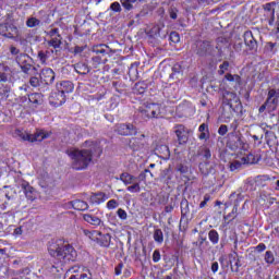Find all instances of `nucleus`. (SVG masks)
<instances>
[{"label": "nucleus", "mask_w": 279, "mask_h": 279, "mask_svg": "<svg viewBox=\"0 0 279 279\" xmlns=\"http://www.w3.org/2000/svg\"><path fill=\"white\" fill-rule=\"evenodd\" d=\"M83 219L87 223H90V226H95V227L101 226V219L97 216L92 215V214H84Z\"/></svg>", "instance_id": "5701e85b"}, {"label": "nucleus", "mask_w": 279, "mask_h": 279, "mask_svg": "<svg viewBox=\"0 0 279 279\" xmlns=\"http://www.w3.org/2000/svg\"><path fill=\"white\" fill-rule=\"evenodd\" d=\"M177 112H181L182 117H186V114H189V105L186 104L179 105L177 107Z\"/></svg>", "instance_id": "37998d69"}, {"label": "nucleus", "mask_w": 279, "mask_h": 279, "mask_svg": "<svg viewBox=\"0 0 279 279\" xmlns=\"http://www.w3.org/2000/svg\"><path fill=\"white\" fill-rule=\"evenodd\" d=\"M147 173H149L150 178H154V174L151 173V171L149 169H145L138 174V177H136V181L145 182V180H147Z\"/></svg>", "instance_id": "e433bc0d"}, {"label": "nucleus", "mask_w": 279, "mask_h": 279, "mask_svg": "<svg viewBox=\"0 0 279 279\" xmlns=\"http://www.w3.org/2000/svg\"><path fill=\"white\" fill-rule=\"evenodd\" d=\"M21 189L23 190L25 197L26 199H28V202H34L38 197V193L36 192V189L29 185V182L22 181Z\"/></svg>", "instance_id": "9b49d317"}, {"label": "nucleus", "mask_w": 279, "mask_h": 279, "mask_svg": "<svg viewBox=\"0 0 279 279\" xmlns=\"http://www.w3.org/2000/svg\"><path fill=\"white\" fill-rule=\"evenodd\" d=\"M198 132H201V133L210 132L208 130V124H206V123L201 124L198 128Z\"/></svg>", "instance_id": "774afa93"}, {"label": "nucleus", "mask_w": 279, "mask_h": 279, "mask_svg": "<svg viewBox=\"0 0 279 279\" xmlns=\"http://www.w3.org/2000/svg\"><path fill=\"white\" fill-rule=\"evenodd\" d=\"M243 165H254L256 162V158L252 154H247L246 156L241 158Z\"/></svg>", "instance_id": "4c0bfd02"}, {"label": "nucleus", "mask_w": 279, "mask_h": 279, "mask_svg": "<svg viewBox=\"0 0 279 279\" xmlns=\"http://www.w3.org/2000/svg\"><path fill=\"white\" fill-rule=\"evenodd\" d=\"M123 271V263L122 262H120L117 266H116V268H114V274L117 275V276H121V272Z\"/></svg>", "instance_id": "6e6d98bb"}, {"label": "nucleus", "mask_w": 279, "mask_h": 279, "mask_svg": "<svg viewBox=\"0 0 279 279\" xmlns=\"http://www.w3.org/2000/svg\"><path fill=\"white\" fill-rule=\"evenodd\" d=\"M8 206H14V203L10 202V201H5L4 203H2L0 205L1 210H8Z\"/></svg>", "instance_id": "052dcab7"}, {"label": "nucleus", "mask_w": 279, "mask_h": 279, "mask_svg": "<svg viewBox=\"0 0 279 279\" xmlns=\"http://www.w3.org/2000/svg\"><path fill=\"white\" fill-rule=\"evenodd\" d=\"M243 161L242 159L239 161V160H234L230 163V171H239V169H241L243 167Z\"/></svg>", "instance_id": "ea45409f"}, {"label": "nucleus", "mask_w": 279, "mask_h": 279, "mask_svg": "<svg viewBox=\"0 0 279 279\" xmlns=\"http://www.w3.org/2000/svg\"><path fill=\"white\" fill-rule=\"evenodd\" d=\"M117 215H118L119 219H122V221H125V219H128V213L122 208H119L117 210Z\"/></svg>", "instance_id": "09e8293b"}, {"label": "nucleus", "mask_w": 279, "mask_h": 279, "mask_svg": "<svg viewBox=\"0 0 279 279\" xmlns=\"http://www.w3.org/2000/svg\"><path fill=\"white\" fill-rule=\"evenodd\" d=\"M29 85L33 86V88H38V86H40V78L36 76L31 77Z\"/></svg>", "instance_id": "a18cd8bd"}, {"label": "nucleus", "mask_w": 279, "mask_h": 279, "mask_svg": "<svg viewBox=\"0 0 279 279\" xmlns=\"http://www.w3.org/2000/svg\"><path fill=\"white\" fill-rule=\"evenodd\" d=\"M10 66L0 64V82H8L10 80Z\"/></svg>", "instance_id": "cd10ccee"}, {"label": "nucleus", "mask_w": 279, "mask_h": 279, "mask_svg": "<svg viewBox=\"0 0 279 279\" xmlns=\"http://www.w3.org/2000/svg\"><path fill=\"white\" fill-rule=\"evenodd\" d=\"M171 73H170V80H181V77L184 75V68H182V64L175 63L171 68Z\"/></svg>", "instance_id": "aec40b11"}, {"label": "nucleus", "mask_w": 279, "mask_h": 279, "mask_svg": "<svg viewBox=\"0 0 279 279\" xmlns=\"http://www.w3.org/2000/svg\"><path fill=\"white\" fill-rule=\"evenodd\" d=\"M129 77H131V80H136V77H138V69L136 65L131 64L129 68Z\"/></svg>", "instance_id": "58836bf2"}, {"label": "nucleus", "mask_w": 279, "mask_h": 279, "mask_svg": "<svg viewBox=\"0 0 279 279\" xmlns=\"http://www.w3.org/2000/svg\"><path fill=\"white\" fill-rule=\"evenodd\" d=\"M86 236L89 239L95 240L100 247H110V243L112 242V235L110 233H101L100 231H85Z\"/></svg>", "instance_id": "6e6552de"}, {"label": "nucleus", "mask_w": 279, "mask_h": 279, "mask_svg": "<svg viewBox=\"0 0 279 279\" xmlns=\"http://www.w3.org/2000/svg\"><path fill=\"white\" fill-rule=\"evenodd\" d=\"M208 239L213 245H217V243H219V232L215 229L210 230L208 232Z\"/></svg>", "instance_id": "473e14b6"}, {"label": "nucleus", "mask_w": 279, "mask_h": 279, "mask_svg": "<svg viewBox=\"0 0 279 279\" xmlns=\"http://www.w3.org/2000/svg\"><path fill=\"white\" fill-rule=\"evenodd\" d=\"M117 132L120 136H134L136 134V126L134 124H119L117 126Z\"/></svg>", "instance_id": "4468645a"}, {"label": "nucleus", "mask_w": 279, "mask_h": 279, "mask_svg": "<svg viewBox=\"0 0 279 279\" xmlns=\"http://www.w3.org/2000/svg\"><path fill=\"white\" fill-rule=\"evenodd\" d=\"M146 90L147 83H145V81L136 83L133 87V93H135V95H144Z\"/></svg>", "instance_id": "a878e982"}, {"label": "nucleus", "mask_w": 279, "mask_h": 279, "mask_svg": "<svg viewBox=\"0 0 279 279\" xmlns=\"http://www.w3.org/2000/svg\"><path fill=\"white\" fill-rule=\"evenodd\" d=\"M119 206V203L116 199H110L107 203V208H109V210H113V208H117Z\"/></svg>", "instance_id": "3c124183"}, {"label": "nucleus", "mask_w": 279, "mask_h": 279, "mask_svg": "<svg viewBox=\"0 0 279 279\" xmlns=\"http://www.w3.org/2000/svg\"><path fill=\"white\" fill-rule=\"evenodd\" d=\"M162 29H165V24H157L150 28L148 34L151 38H167V31Z\"/></svg>", "instance_id": "f3484780"}, {"label": "nucleus", "mask_w": 279, "mask_h": 279, "mask_svg": "<svg viewBox=\"0 0 279 279\" xmlns=\"http://www.w3.org/2000/svg\"><path fill=\"white\" fill-rule=\"evenodd\" d=\"M28 101L33 104L35 108H38V106H43L45 96L41 93H33L28 95Z\"/></svg>", "instance_id": "6ab92c4d"}, {"label": "nucleus", "mask_w": 279, "mask_h": 279, "mask_svg": "<svg viewBox=\"0 0 279 279\" xmlns=\"http://www.w3.org/2000/svg\"><path fill=\"white\" fill-rule=\"evenodd\" d=\"M93 52L96 53V56L92 58V66L94 69H99L100 64H106L108 62V46H96L93 49Z\"/></svg>", "instance_id": "423d86ee"}, {"label": "nucleus", "mask_w": 279, "mask_h": 279, "mask_svg": "<svg viewBox=\"0 0 279 279\" xmlns=\"http://www.w3.org/2000/svg\"><path fill=\"white\" fill-rule=\"evenodd\" d=\"M265 263H267V265H274V262L276 260V258L274 257V252L271 251H267L265 253Z\"/></svg>", "instance_id": "a19ab883"}, {"label": "nucleus", "mask_w": 279, "mask_h": 279, "mask_svg": "<svg viewBox=\"0 0 279 279\" xmlns=\"http://www.w3.org/2000/svg\"><path fill=\"white\" fill-rule=\"evenodd\" d=\"M74 70L78 73V75H88V73H90V68L85 62L74 64Z\"/></svg>", "instance_id": "4be33fe9"}, {"label": "nucleus", "mask_w": 279, "mask_h": 279, "mask_svg": "<svg viewBox=\"0 0 279 279\" xmlns=\"http://www.w3.org/2000/svg\"><path fill=\"white\" fill-rule=\"evenodd\" d=\"M48 47H52L54 50H51L54 56H60V51H62V35H57V37H51L48 40Z\"/></svg>", "instance_id": "2eb2a0df"}, {"label": "nucleus", "mask_w": 279, "mask_h": 279, "mask_svg": "<svg viewBox=\"0 0 279 279\" xmlns=\"http://www.w3.org/2000/svg\"><path fill=\"white\" fill-rule=\"evenodd\" d=\"M56 80V72L51 70V68H46L41 71L40 82L41 84H46V86H51Z\"/></svg>", "instance_id": "ddd939ff"}, {"label": "nucleus", "mask_w": 279, "mask_h": 279, "mask_svg": "<svg viewBox=\"0 0 279 279\" xmlns=\"http://www.w3.org/2000/svg\"><path fill=\"white\" fill-rule=\"evenodd\" d=\"M89 202L92 204H102V202H106V194L102 193V192H99V193H96V194H93L90 197H89Z\"/></svg>", "instance_id": "393cba45"}, {"label": "nucleus", "mask_w": 279, "mask_h": 279, "mask_svg": "<svg viewBox=\"0 0 279 279\" xmlns=\"http://www.w3.org/2000/svg\"><path fill=\"white\" fill-rule=\"evenodd\" d=\"M15 62L23 73L28 74L29 71H36L34 66V59L27 53H20L15 57Z\"/></svg>", "instance_id": "0eeeda50"}, {"label": "nucleus", "mask_w": 279, "mask_h": 279, "mask_svg": "<svg viewBox=\"0 0 279 279\" xmlns=\"http://www.w3.org/2000/svg\"><path fill=\"white\" fill-rule=\"evenodd\" d=\"M227 147L231 151H241V149H244L245 142L243 141V134H241V132L228 133Z\"/></svg>", "instance_id": "20e7f679"}, {"label": "nucleus", "mask_w": 279, "mask_h": 279, "mask_svg": "<svg viewBox=\"0 0 279 279\" xmlns=\"http://www.w3.org/2000/svg\"><path fill=\"white\" fill-rule=\"evenodd\" d=\"M23 234V227H17L13 231V236H21Z\"/></svg>", "instance_id": "69168bd1"}, {"label": "nucleus", "mask_w": 279, "mask_h": 279, "mask_svg": "<svg viewBox=\"0 0 279 279\" xmlns=\"http://www.w3.org/2000/svg\"><path fill=\"white\" fill-rule=\"evenodd\" d=\"M244 43L250 51H256V49H258V41H256V38H254V34H252L251 31L244 33Z\"/></svg>", "instance_id": "dca6fc26"}, {"label": "nucleus", "mask_w": 279, "mask_h": 279, "mask_svg": "<svg viewBox=\"0 0 279 279\" xmlns=\"http://www.w3.org/2000/svg\"><path fill=\"white\" fill-rule=\"evenodd\" d=\"M71 204L74 210H88V203L82 199L72 201Z\"/></svg>", "instance_id": "bb28decb"}, {"label": "nucleus", "mask_w": 279, "mask_h": 279, "mask_svg": "<svg viewBox=\"0 0 279 279\" xmlns=\"http://www.w3.org/2000/svg\"><path fill=\"white\" fill-rule=\"evenodd\" d=\"M120 180H121V182H123V184H125L128 186L129 184H134V182H136V177H134L128 172H124L120 175Z\"/></svg>", "instance_id": "c85d7f7f"}, {"label": "nucleus", "mask_w": 279, "mask_h": 279, "mask_svg": "<svg viewBox=\"0 0 279 279\" xmlns=\"http://www.w3.org/2000/svg\"><path fill=\"white\" fill-rule=\"evenodd\" d=\"M169 14H170V19L175 21V19H178V9H175V8L170 9Z\"/></svg>", "instance_id": "bf43d9fd"}, {"label": "nucleus", "mask_w": 279, "mask_h": 279, "mask_svg": "<svg viewBox=\"0 0 279 279\" xmlns=\"http://www.w3.org/2000/svg\"><path fill=\"white\" fill-rule=\"evenodd\" d=\"M191 213V209L189 208V201L182 199L181 201V217H186Z\"/></svg>", "instance_id": "72a5a7b5"}, {"label": "nucleus", "mask_w": 279, "mask_h": 279, "mask_svg": "<svg viewBox=\"0 0 279 279\" xmlns=\"http://www.w3.org/2000/svg\"><path fill=\"white\" fill-rule=\"evenodd\" d=\"M140 116L144 119H162V105L147 104L140 108Z\"/></svg>", "instance_id": "7ed1b4c3"}, {"label": "nucleus", "mask_w": 279, "mask_h": 279, "mask_svg": "<svg viewBox=\"0 0 279 279\" xmlns=\"http://www.w3.org/2000/svg\"><path fill=\"white\" fill-rule=\"evenodd\" d=\"M198 138L199 141H208V138H210V132L201 133Z\"/></svg>", "instance_id": "680f3d73"}, {"label": "nucleus", "mask_w": 279, "mask_h": 279, "mask_svg": "<svg viewBox=\"0 0 279 279\" xmlns=\"http://www.w3.org/2000/svg\"><path fill=\"white\" fill-rule=\"evenodd\" d=\"M15 134L20 138H22V141H28V143H36V142L40 143L45 141V138H49V136H51V133L43 130H37L34 134H29L27 132L16 130Z\"/></svg>", "instance_id": "39448f33"}, {"label": "nucleus", "mask_w": 279, "mask_h": 279, "mask_svg": "<svg viewBox=\"0 0 279 279\" xmlns=\"http://www.w3.org/2000/svg\"><path fill=\"white\" fill-rule=\"evenodd\" d=\"M276 2H268L264 4L265 12H268L267 16H274V14H276Z\"/></svg>", "instance_id": "2f4dec72"}, {"label": "nucleus", "mask_w": 279, "mask_h": 279, "mask_svg": "<svg viewBox=\"0 0 279 279\" xmlns=\"http://www.w3.org/2000/svg\"><path fill=\"white\" fill-rule=\"evenodd\" d=\"M153 239L156 243H159V245H161V243L165 242V234L162 233L161 229H155L154 234H153Z\"/></svg>", "instance_id": "7c9ffc66"}, {"label": "nucleus", "mask_w": 279, "mask_h": 279, "mask_svg": "<svg viewBox=\"0 0 279 279\" xmlns=\"http://www.w3.org/2000/svg\"><path fill=\"white\" fill-rule=\"evenodd\" d=\"M73 82L71 81H62L60 83H57V90L63 95H69L70 93H73Z\"/></svg>", "instance_id": "a211bd4d"}, {"label": "nucleus", "mask_w": 279, "mask_h": 279, "mask_svg": "<svg viewBox=\"0 0 279 279\" xmlns=\"http://www.w3.org/2000/svg\"><path fill=\"white\" fill-rule=\"evenodd\" d=\"M213 154L210 153V148H204L203 149V158H205L206 160H209V158H211Z\"/></svg>", "instance_id": "4d7b16f0"}, {"label": "nucleus", "mask_w": 279, "mask_h": 279, "mask_svg": "<svg viewBox=\"0 0 279 279\" xmlns=\"http://www.w3.org/2000/svg\"><path fill=\"white\" fill-rule=\"evenodd\" d=\"M47 51H38L37 58L40 60V62L45 63L47 62V59L49 58V56H47Z\"/></svg>", "instance_id": "49530a36"}, {"label": "nucleus", "mask_w": 279, "mask_h": 279, "mask_svg": "<svg viewBox=\"0 0 279 279\" xmlns=\"http://www.w3.org/2000/svg\"><path fill=\"white\" fill-rule=\"evenodd\" d=\"M170 40H172V43H180V35H178V33H171Z\"/></svg>", "instance_id": "e2e57ef3"}, {"label": "nucleus", "mask_w": 279, "mask_h": 279, "mask_svg": "<svg viewBox=\"0 0 279 279\" xmlns=\"http://www.w3.org/2000/svg\"><path fill=\"white\" fill-rule=\"evenodd\" d=\"M49 104L50 106H54L58 108L63 104H66V95L61 94L58 89L57 92H52L49 96Z\"/></svg>", "instance_id": "f8f14e48"}, {"label": "nucleus", "mask_w": 279, "mask_h": 279, "mask_svg": "<svg viewBox=\"0 0 279 279\" xmlns=\"http://www.w3.org/2000/svg\"><path fill=\"white\" fill-rule=\"evenodd\" d=\"M234 265L231 264V271L239 274V268L241 267V259L239 257L233 258Z\"/></svg>", "instance_id": "c03bdc74"}, {"label": "nucleus", "mask_w": 279, "mask_h": 279, "mask_svg": "<svg viewBox=\"0 0 279 279\" xmlns=\"http://www.w3.org/2000/svg\"><path fill=\"white\" fill-rule=\"evenodd\" d=\"M228 69H230V62L223 61L222 64L219 65L218 74L225 75Z\"/></svg>", "instance_id": "79ce46f5"}, {"label": "nucleus", "mask_w": 279, "mask_h": 279, "mask_svg": "<svg viewBox=\"0 0 279 279\" xmlns=\"http://www.w3.org/2000/svg\"><path fill=\"white\" fill-rule=\"evenodd\" d=\"M276 96V89H270L268 92V97L266 100V105H268L269 110H276V107L278 106V98Z\"/></svg>", "instance_id": "412c9836"}, {"label": "nucleus", "mask_w": 279, "mask_h": 279, "mask_svg": "<svg viewBox=\"0 0 279 279\" xmlns=\"http://www.w3.org/2000/svg\"><path fill=\"white\" fill-rule=\"evenodd\" d=\"M219 136H226L228 134V125L221 124L218 129Z\"/></svg>", "instance_id": "8fccbe9b"}, {"label": "nucleus", "mask_w": 279, "mask_h": 279, "mask_svg": "<svg viewBox=\"0 0 279 279\" xmlns=\"http://www.w3.org/2000/svg\"><path fill=\"white\" fill-rule=\"evenodd\" d=\"M160 258H161L160 251L155 250L154 253H153V260L155 263H160Z\"/></svg>", "instance_id": "864d4df0"}, {"label": "nucleus", "mask_w": 279, "mask_h": 279, "mask_svg": "<svg viewBox=\"0 0 279 279\" xmlns=\"http://www.w3.org/2000/svg\"><path fill=\"white\" fill-rule=\"evenodd\" d=\"M239 129V120H233L230 123V130H232V132H241V131H236Z\"/></svg>", "instance_id": "13d9d810"}, {"label": "nucleus", "mask_w": 279, "mask_h": 279, "mask_svg": "<svg viewBox=\"0 0 279 279\" xmlns=\"http://www.w3.org/2000/svg\"><path fill=\"white\" fill-rule=\"evenodd\" d=\"M83 147L85 148H70L66 150L68 156L72 160V169L75 171L88 169V165L93 162V156L100 158L101 154H104L101 145L94 141H85Z\"/></svg>", "instance_id": "f257e3e1"}, {"label": "nucleus", "mask_w": 279, "mask_h": 279, "mask_svg": "<svg viewBox=\"0 0 279 279\" xmlns=\"http://www.w3.org/2000/svg\"><path fill=\"white\" fill-rule=\"evenodd\" d=\"M84 49H86V47H84V46H75L74 47V54L77 56V53H83Z\"/></svg>", "instance_id": "338daca9"}, {"label": "nucleus", "mask_w": 279, "mask_h": 279, "mask_svg": "<svg viewBox=\"0 0 279 279\" xmlns=\"http://www.w3.org/2000/svg\"><path fill=\"white\" fill-rule=\"evenodd\" d=\"M126 191H129V193H141V182L134 181L126 187Z\"/></svg>", "instance_id": "f704fd0d"}, {"label": "nucleus", "mask_w": 279, "mask_h": 279, "mask_svg": "<svg viewBox=\"0 0 279 279\" xmlns=\"http://www.w3.org/2000/svg\"><path fill=\"white\" fill-rule=\"evenodd\" d=\"M177 169L180 173H189V167L184 165H179Z\"/></svg>", "instance_id": "0e129e2a"}, {"label": "nucleus", "mask_w": 279, "mask_h": 279, "mask_svg": "<svg viewBox=\"0 0 279 279\" xmlns=\"http://www.w3.org/2000/svg\"><path fill=\"white\" fill-rule=\"evenodd\" d=\"M192 49L196 56L199 58H206V56H213V45L208 40H198L193 46Z\"/></svg>", "instance_id": "1a4fd4ad"}, {"label": "nucleus", "mask_w": 279, "mask_h": 279, "mask_svg": "<svg viewBox=\"0 0 279 279\" xmlns=\"http://www.w3.org/2000/svg\"><path fill=\"white\" fill-rule=\"evenodd\" d=\"M208 202H210V194H205L204 201L199 204V208H206V204H208Z\"/></svg>", "instance_id": "603ef678"}, {"label": "nucleus", "mask_w": 279, "mask_h": 279, "mask_svg": "<svg viewBox=\"0 0 279 279\" xmlns=\"http://www.w3.org/2000/svg\"><path fill=\"white\" fill-rule=\"evenodd\" d=\"M4 189H8L5 191L4 197L7 198V202H11L13 204H16V190L5 185Z\"/></svg>", "instance_id": "b1692460"}, {"label": "nucleus", "mask_w": 279, "mask_h": 279, "mask_svg": "<svg viewBox=\"0 0 279 279\" xmlns=\"http://www.w3.org/2000/svg\"><path fill=\"white\" fill-rule=\"evenodd\" d=\"M110 10H111L112 12H118V13H120V12L122 11V9H121V3H119V2H112V3L110 4Z\"/></svg>", "instance_id": "de8ad7c7"}, {"label": "nucleus", "mask_w": 279, "mask_h": 279, "mask_svg": "<svg viewBox=\"0 0 279 279\" xmlns=\"http://www.w3.org/2000/svg\"><path fill=\"white\" fill-rule=\"evenodd\" d=\"M43 25V22L38 17L29 16L26 20V27L34 28V27H40Z\"/></svg>", "instance_id": "c756f323"}, {"label": "nucleus", "mask_w": 279, "mask_h": 279, "mask_svg": "<svg viewBox=\"0 0 279 279\" xmlns=\"http://www.w3.org/2000/svg\"><path fill=\"white\" fill-rule=\"evenodd\" d=\"M189 129L183 124L174 125V134L178 138L179 145H186V143H189Z\"/></svg>", "instance_id": "9d476101"}, {"label": "nucleus", "mask_w": 279, "mask_h": 279, "mask_svg": "<svg viewBox=\"0 0 279 279\" xmlns=\"http://www.w3.org/2000/svg\"><path fill=\"white\" fill-rule=\"evenodd\" d=\"M137 1H143V0H121V3L124 10H128V12H130V10H134V4L132 3H136Z\"/></svg>", "instance_id": "c9c22d12"}, {"label": "nucleus", "mask_w": 279, "mask_h": 279, "mask_svg": "<svg viewBox=\"0 0 279 279\" xmlns=\"http://www.w3.org/2000/svg\"><path fill=\"white\" fill-rule=\"evenodd\" d=\"M48 35L50 36V38H56V37L60 36V29L52 28L49 31Z\"/></svg>", "instance_id": "5fc2aeb1"}, {"label": "nucleus", "mask_w": 279, "mask_h": 279, "mask_svg": "<svg viewBox=\"0 0 279 279\" xmlns=\"http://www.w3.org/2000/svg\"><path fill=\"white\" fill-rule=\"evenodd\" d=\"M48 254L57 262V267H64L77 260V251L62 239H52L48 242Z\"/></svg>", "instance_id": "f03ea898"}]
</instances>
